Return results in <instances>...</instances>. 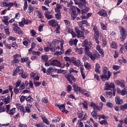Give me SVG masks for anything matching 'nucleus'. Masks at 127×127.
Instances as JSON below:
<instances>
[{"instance_id":"7ed1b4c3","label":"nucleus","mask_w":127,"mask_h":127,"mask_svg":"<svg viewBox=\"0 0 127 127\" xmlns=\"http://www.w3.org/2000/svg\"><path fill=\"white\" fill-rule=\"evenodd\" d=\"M17 73H18L19 75H21V78H23V79H26V77L28 76L27 73H25V72H23V69H20L19 66H17L16 69L13 70L12 75L13 76H16L17 75Z\"/></svg>"},{"instance_id":"b1692460","label":"nucleus","mask_w":127,"mask_h":127,"mask_svg":"<svg viewBox=\"0 0 127 127\" xmlns=\"http://www.w3.org/2000/svg\"><path fill=\"white\" fill-rule=\"evenodd\" d=\"M34 15L37 16L38 18H42V13L39 10H36L34 12Z\"/></svg>"},{"instance_id":"37998d69","label":"nucleus","mask_w":127,"mask_h":127,"mask_svg":"<svg viewBox=\"0 0 127 127\" xmlns=\"http://www.w3.org/2000/svg\"><path fill=\"white\" fill-rule=\"evenodd\" d=\"M99 36H100V32L99 31L97 32H94V38L98 39Z\"/></svg>"},{"instance_id":"052dcab7","label":"nucleus","mask_w":127,"mask_h":127,"mask_svg":"<svg viewBox=\"0 0 127 127\" xmlns=\"http://www.w3.org/2000/svg\"><path fill=\"white\" fill-rule=\"evenodd\" d=\"M83 106L85 109V110H87L88 109V102L86 101H84L82 103Z\"/></svg>"},{"instance_id":"423d86ee","label":"nucleus","mask_w":127,"mask_h":127,"mask_svg":"<svg viewBox=\"0 0 127 127\" xmlns=\"http://www.w3.org/2000/svg\"><path fill=\"white\" fill-rule=\"evenodd\" d=\"M89 57L92 60V61H95L96 59H99L101 57V55L99 54L98 52L95 51L91 53L89 56Z\"/></svg>"},{"instance_id":"680f3d73","label":"nucleus","mask_w":127,"mask_h":127,"mask_svg":"<svg viewBox=\"0 0 127 127\" xmlns=\"http://www.w3.org/2000/svg\"><path fill=\"white\" fill-rule=\"evenodd\" d=\"M25 100H26V97H25V96L22 95L20 98V101L21 103H23V102H24Z\"/></svg>"},{"instance_id":"de8ad7c7","label":"nucleus","mask_w":127,"mask_h":127,"mask_svg":"<svg viewBox=\"0 0 127 127\" xmlns=\"http://www.w3.org/2000/svg\"><path fill=\"white\" fill-rule=\"evenodd\" d=\"M4 30L5 32V33L7 34V35H8L9 34V28H8V26H5L4 27Z\"/></svg>"},{"instance_id":"bf43d9fd","label":"nucleus","mask_w":127,"mask_h":127,"mask_svg":"<svg viewBox=\"0 0 127 127\" xmlns=\"http://www.w3.org/2000/svg\"><path fill=\"white\" fill-rule=\"evenodd\" d=\"M100 125H105V126L108 125V122L106 120H102V121H99Z\"/></svg>"},{"instance_id":"473e14b6","label":"nucleus","mask_w":127,"mask_h":127,"mask_svg":"<svg viewBox=\"0 0 127 127\" xmlns=\"http://www.w3.org/2000/svg\"><path fill=\"white\" fill-rule=\"evenodd\" d=\"M62 8V5L60 4H57V7L55 9V10L56 12H59L60 11V10Z\"/></svg>"},{"instance_id":"ea45409f","label":"nucleus","mask_w":127,"mask_h":127,"mask_svg":"<svg viewBox=\"0 0 127 127\" xmlns=\"http://www.w3.org/2000/svg\"><path fill=\"white\" fill-rule=\"evenodd\" d=\"M26 100L27 103H32L33 102V98L31 96H29L28 97L26 98Z\"/></svg>"},{"instance_id":"c85d7f7f","label":"nucleus","mask_w":127,"mask_h":127,"mask_svg":"<svg viewBox=\"0 0 127 127\" xmlns=\"http://www.w3.org/2000/svg\"><path fill=\"white\" fill-rule=\"evenodd\" d=\"M79 93H81L82 95H84L86 97H89V93L87 92V91L85 89H81L79 90Z\"/></svg>"},{"instance_id":"58836bf2","label":"nucleus","mask_w":127,"mask_h":127,"mask_svg":"<svg viewBox=\"0 0 127 127\" xmlns=\"http://www.w3.org/2000/svg\"><path fill=\"white\" fill-rule=\"evenodd\" d=\"M103 74H109V75H111V71H109L107 67H104L103 68Z\"/></svg>"},{"instance_id":"f03ea898","label":"nucleus","mask_w":127,"mask_h":127,"mask_svg":"<svg viewBox=\"0 0 127 127\" xmlns=\"http://www.w3.org/2000/svg\"><path fill=\"white\" fill-rule=\"evenodd\" d=\"M92 43L88 41H83V47H84V53L86 56H88L91 54L90 49L92 48Z\"/></svg>"},{"instance_id":"39448f33","label":"nucleus","mask_w":127,"mask_h":127,"mask_svg":"<svg viewBox=\"0 0 127 127\" xmlns=\"http://www.w3.org/2000/svg\"><path fill=\"white\" fill-rule=\"evenodd\" d=\"M120 31V33L121 35L120 39L121 41H125L127 35V29L124 28L122 26L119 27Z\"/></svg>"},{"instance_id":"f3484780","label":"nucleus","mask_w":127,"mask_h":127,"mask_svg":"<svg viewBox=\"0 0 127 127\" xmlns=\"http://www.w3.org/2000/svg\"><path fill=\"white\" fill-rule=\"evenodd\" d=\"M74 30L77 33V37H83L84 36V33L80 30L78 27H75Z\"/></svg>"},{"instance_id":"20e7f679","label":"nucleus","mask_w":127,"mask_h":127,"mask_svg":"<svg viewBox=\"0 0 127 127\" xmlns=\"http://www.w3.org/2000/svg\"><path fill=\"white\" fill-rule=\"evenodd\" d=\"M64 61L66 62H69V63H72V64L74 66H79L80 65V63L79 61V60H76V58L74 57L70 58L69 57H64Z\"/></svg>"},{"instance_id":"4be33fe9","label":"nucleus","mask_w":127,"mask_h":127,"mask_svg":"<svg viewBox=\"0 0 127 127\" xmlns=\"http://www.w3.org/2000/svg\"><path fill=\"white\" fill-rule=\"evenodd\" d=\"M81 16H80V18L82 19H87V12L85 11V10H82L81 11Z\"/></svg>"},{"instance_id":"9d476101","label":"nucleus","mask_w":127,"mask_h":127,"mask_svg":"<svg viewBox=\"0 0 127 127\" xmlns=\"http://www.w3.org/2000/svg\"><path fill=\"white\" fill-rule=\"evenodd\" d=\"M112 88L113 89L115 88V84H114V83H110L109 82H106L104 90L109 91L110 89H112Z\"/></svg>"},{"instance_id":"2eb2a0df","label":"nucleus","mask_w":127,"mask_h":127,"mask_svg":"<svg viewBox=\"0 0 127 127\" xmlns=\"http://www.w3.org/2000/svg\"><path fill=\"white\" fill-rule=\"evenodd\" d=\"M30 77L32 79L34 78V81H38V80H39V76H38V73L37 72H31Z\"/></svg>"},{"instance_id":"c9c22d12","label":"nucleus","mask_w":127,"mask_h":127,"mask_svg":"<svg viewBox=\"0 0 127 127\" xmlns=\"http://www.w3.org/2000/svg\"><path fill=\"white\" fill-rule=\"evenodd\" d=\"M111 47L113 49H117V48H118V45H117V43L114 41L112 42L111 44Z\"/></svg>"},{"instance_id":"4468645a","label":"nucleus","mask_w":127,"mask_h":127,"mask_svg":"<svg viewBox=\"0 0 127 127\" xmlns=\"http://www.w3.org/2000/svg\"><path fill=\"white\" fill-rule=\"evenodd\" d=\"M65 77L67 80H68V81H69L70 83H72V81H73V82H75V81H76V80L75 79V77H74V76H73V75H72L71 73L67 74L66 75H65Z\"/></svg>"},{"instance_id":"a18cd8bd","label":"nucleus","mask_w":127,"mask_h":127,"mask_svg":"<svg viewBox=\"0 0 127 127\" xmlns=\"http://www.w3.org/2000/svg\"><path fill=\"white\" fill-rule=\"evenodd\" d=\"M33 11V7L31 6V5H29L28 6V10H27V12L28 13H31Z\"/></svg>"},{"instance_id":"2f4dec72","label":"nucleus","mask_w":127,"mask_h":127,"mask_svg":"<svg viewBox=\"0 0 127 127\" xmlns=\"http://www.w3.org/2000/svg\"><path fill=\"white\" fill-rule=\"evenodd\" d=\"M54 71V68L52 67H50L47 71V75H50L51 74L53 73V71Z\"/></svg>"},{"instance_id":"09e8293b","label":"nucleus","mask_w":127,"mask_h":127,"mask_svg":"<svg viewBox=\"0 0 127 127\" xmlns=\"http://www.w3.org/2000/svg\"><path fill=\"white\" fill-rule=\"evenodd\" d=\"M84 67L87 70H89V69H91V65L90 64L87 62L84 63Z\"/></svg>"},{"instance_id":"338daca9","label":"nucleus","mask_w":127,"mask_h":127,"mask_svg":"<svg viewBox=\"0 0 127 127\" xmlns=\"http://www.w3.org/2000/svg\"><path fill=\"white\" fill-rule=\"evenodd\" d=\"M24 10H26L27 9V7H28V5H27V1L25 0L24 1Z\"/></svg>"},{"instance_id":"774afa93","label":"nucleus","mask_w":127,"mask_h":127,"mask_svg":"<svg viewBox=\"0 0 127 127\" xmlns=\"http://www.w3.org/2000/svg\"><path fill=\"white\" fill-rule=\"evenodd\" d=\"M5 110H6V106L0 107V113H3V112H5Z\"/></svg>"},{"instance_id":"8fccbe9b","label":"nucleus","mask_w":127,"mask_h":127,"mask_svg":"<svg viewBox=\"0 0 127 127\" xmlns=\"http://www.w3.org/2000/svg\"><path fill=\"white\" fill-rule=\"evenodd\" d=\"M22 20L24 22V24H28V23H31V21L28 19L25 20L24 18H22Z\"/></svg>"},{"instance_id":"864d4df0","label":"nucleus","mask_w":127,"mask_h":127,"mask_svg":"<svg viewBox=\"0 0 127 127\" xmlns=\"http://www.w3.org/2000/svg\"><path fill=\"white\" fill-rule=\"evenodd\" d=\"M72 52V50L71 49H67L64 53L65 55H67L68 56H70L71 54V52Z\"/></svg>"},{"instance_id":"c756f323","label":"nucleus","mask_w":127,"mask_h":127,"mask_svg":"<svg viewBox=\"0 0 127 127\" xmlns=\"http://www.w3.org/2000/svg\"><path fill=\"white\" fill-rule=\"evenodd\" d=\"M99 15L102 16H107V12L104 10H101L98 12Z\"/></svg>"},{"instance_id":"dca6fc26","label":"nucleus","mask_w":127,"mask_h":127,"mask_svg":"<svg viewBox=\"0 0 127 127\" xmlns=\"http://www.w3.org/2000/svg\"><path fill=\"white\" fill-rule=\"evenodd\" d=\"M101 78L103 81H108V80L111 78V74L109 73H108V74L103 73V74L101 75Z\"/></svg>"},{"instance_id":"ddd939ff","label":"nucleus","mask_w":127,"mask_h":127,"mask_svg":"<svg viewBox=\"0 0 127 127\" xmlns=\"http://www.w3.org/2000/svg\"><path fill=\"white\" fill-rule=\"evenodd\" d=\"M51 66H56L57 67H61V63L57 60H53L50 63Z\"/></svg>"},{"instance_id":"4d7b16f0","label":"nucleus","mask_w":127,"mask_h":127,"mask_svg":"<svg viewBox=\"0 0 127 127\" xmlns=\"http://www.w3.org/2000/svg\"><path fill=\"white\" fill-rule=\"evenodd\" d=\"M68 71L69 72V74H71V73H78V71L74 69L73 68H70L68 70Z\"/></svg>"},{"instance_id":"412c9836","label":"nucleus","mask_w":127,"mask_h":127,"mask_svg":"<svg viewBox=\"0 0 127 127\" xmlns=\"http://www.w3.org/2000/svg\"><path fill=\"white\" fill-rule=\"evenodd\" d=\"M16 106L18 109V110H20V112L22 113H25V110H24V107L23 106L21 105V104L19 103H16Z\"/></svg>"},{"instance_id":"7c9ffc66","label":"nucleus","mask_w":127,"mask_h":127,"mask_svg":"<svg viewBox=\"0 0 127 127\" xmlns=\"http://www.w3.org/2000/svg\"><path fill=\"white\" fill-rule=\"evenodd\" d=\"M3 102L5 105H7V104H9L10 103V96L8 95L6 98H5Z\"/></svg>"},{"instance_id":"6e6d98bb","label":"nucleus","mask_w":127,"mask_h":127,"mask_svg":"<svg viewBox=\"0 0 127 127\" xmlns=\"http://www.w3.org/2000/svg\"><path fill=\"white\" fill-rule=\"evenodd\" d=\"M106 106L108 108H110L111 109H113V108H114V105H113V103H112L110 102H107Z\"/></svg>"},{"instance_id":"bb28decb","label":"nucleus","mask_w":127,"mask_h":127,"mask_svg":"<svg viewBox=\"0 0 127 127\" xmlns=\"http://www.w3.org/2000/svg\"><path fill=\"white\" fill-rule=\"evenodd\" d=\"M77 42L78 40L77 39H75V40L71 39L69 42V44L70 45V46H72L73 44H74V45H77Z\"/></svg>"},{"instance_id":"a19ab883","label":"nucleus","mask_w":127,"mask_h":127,"mask_svg":"<svg viewBox=\"0 0 127 127\" xmlns=\"http://www.w3.org/2000/svg\"><path fill=\"white\" fill-rule=\"evenodd\" d=\"M47 60H48V56L45 55L42 56V61L43 62H46Z\"/></svg>"},{"instance_id":"0eeeda50","label":"nucleus","mask_w":127,"mask_h":127,"mask_svg":"<svg viewBox=\"0 0 127 127\" xmlns=\"http://www.w3.org/2000/svg\"><path fill=\"white\" fill-rule=\"evenodd\" d=\"M69 13L71 15V19L73 20L76 18L77 15L76 14V7L71 6L69 8Z\"/></svg>"},{"instance_id":"13d9d810","label":"nucleus","mask_w":127,"mask_h":127,"mask_svg":"<svg viewBox=\"0 0 127 127\" xmlns=\"http://www.w3.org/2000/svg\"><path fill=\"white\" fill-rule=\"evenodd\" d=\"M121 88H126V85L125 84V80H122L119 85Z\"/></svg>"},{"instance_id":"79ce46f5","label":"nucleus","mask_w":127,"mask_h":127,"mask_svg":"<svg viewBox=\"0 0 127 127\" xmlns=\"http://www.w3.org/2000/svg\"><path fill=\"white\" fill-rule=\"evenodd\" d=\"M83 112L82 110L79 111L77 112V116L79 118V119H81V118H82L84 116V114H83Z\"/></svg>"},{"instance_id":"f8f14e48","label":"nucleus","mask_w":127,"mask_h":127,"mask_svg":"<svg viewBox=\"0 0 127 127\" xmlns=\"http://www.w3.org/2000/svg\"><path fill=\"white\" fill-rule=\"evenodd\" d=\"M48 23L50 26H52L53 27H55L57 26V25H58V23H57V21L55 19H52L49 20Z\"/></svg>"},{"instance_id":"6ab92c4d","label":"nucleus","mask_w":127,"mask_h":127,"mask_svg":"<svg viewBox=\"0 0 127 127\" xmlns=\"http://www.w3.org/2000/svg\"><path fill=\"white\" fill-rule=\"evenodd\" d=\"M15 6L16 7H17L18 6V5L17 4V3H16V1H15L14 2H8L7 3V6L8 7L7 8V10H9L10 9L11 7H12V6Z\"/></svg>"},{"instance_id":"a878e982","label":"nucleus","mask_w":127,"mask_h":127,"mask_svg":"<svg viewBox=\"0 0 127 127\" xmlns=\"http://www.w3.org/2000/svg\"><path fill=\"white\" fill-rule=\"evenodd\" d=\"M50 13L51 12H49L48 11L45 12V16L47 19H51L52 18H53V16L50 14Z\"/></svg>"},{"instance_id":"3c124183","label":"nucleus","mask_w":127,"mask_h":127,"mask_svg":"<svg viewBox=\"0 0 127 127\" xmlns=\"http://www.w3.org/2000/svg\"><path fill=\"white\" fill-rule=\"evenodd\" d=\"M122 96H126V95H127V88H125L121 90V94Z\"/></svg>"},{"instance_id":"aec40b11","label":"nucleus","mask_w":127,"mask_h":127,"mask_svg":"<svg viewBox=\"0 0 127 127\" xmlns=\"http://www.w3.org/2000/svg\"><path fill=\"white\" fill-rule=\"evenodd\" d=\"M115 103L116 105H122L124 104V100L120 98L119 96H116L115 97Z\"/></svg>"},{"instance_id":"393cba45","label":"nucleus","mask_w":127,"mask_h":127,"mask_svg":"<svg viewBox=\"0 0 127 127\" xmlns=\"http://www.w3.org/2000/svg\"><path fill=\"white\" fill-rule=\"evenodd\" d=\"M41 119H42L43 122L47 125L48 126H49L50 125V123H49V121H48V119H47V118L43 115L41 116Z\"/></svg>"},{"instance_id":"69168bd1","label":"nucleus","mask_w":127,"mask_h":127,"mask_svg":"<svg viewBox=\"0 0 127 127\" xmlns=\"http://www.w3.org/2000/svg\"><path fill=\"white\" fill-rule=\"evenodd\" d=\"M127 109V103L122 105L121 106V110H122V111H124V110H126Z\"/></svg>"},{"instance_id":"a211bd4d","label":"nucleus","mask_w":127,"mask_h":127,"mask_svg":"<svg viewBox=\"0 0 127 127\" xmlns=\"http://www.w3.org/2000/svg\"><path fill=\"white\" fill-rule=\"evenodd\" d=\"M13 29L16 33H18V34H23V32L22 31V30H21V29L17 26H15L13 28Z\"/></svg>"},{"instance_id":"5fc2aeb1","label":"nucleus","mask_w":127,"mask_h":127,"mask_svg":"<svg viewBox=\"0 0 127 127\" xmlns=\"http://www.w3.org/2000/svg\"><path fill=\"white\" fill-rule=\"evenodd\" d=\"M101 27L102 30H107V29H108L107 26H106L104 23H101Z\"/></svg>"},{"instance_id":"603ef678","label":"nucleus","mask_w":127,"mask_h":127,"mask_svg":"<svg viewBox=\"0 0 127 127\" xmlns=\"http://www.w3.org/2000/svg\"><path fill=\"white\" fill-rule=\"evenodd\" d=\"M75 51L77 53H78L79 54H83V48H79V49H76L75 50Z\"/></svg>"},{"instance_id":"5701e85b","label":"nucleus","mask_w":127,"mask_h":127,"mask_svg":"<svg viewBox=\"0 0 127 127\" xmlns=\"http://www.w3.org/2000/svg\"><path fill=\"white\" fill-rule=\"evenodd\" d=\"M72 87L74 89V93H75L77 95H78V91L80 92V90H81V87H78V86H77L76 84H73Z\"/></svg>"},{"instance_id":"9b49d317","label":"nucleus","mask_w":127,"mask_h":127,"mask_svg":"<svg viewBox=\"0 0 127 127\" xmlns=\"http://www.w3.org/2000/svg\"><path fill=\"white\" fill-rule=\"evenodd\" d=\"M20 58H21V56L20 54H16L13 56V60L12 61V63H18Z\"/></svg>"},{"instance_id":"49530a36","label":"nucleus","mask_w":127,"mask_h":127,"mask_svg":"<svg viewBox=\"0 0 127 127\" xmlns=\"http://www.w3.org/2000/svg\"><path fill=\"white\" fill-rule=\"evenodd\" d=\"M106 93V97H107V98H112V90H110L108 92L107 91Z\"/></svg>"},{"instance_id":"c03bdc74","label":"nucleus","mask_w":127,"mask_h":127,"mask_svg":"<svg viewBox=\"0 0 127 127\" xmlns=\"http://www.w3.org/2000/svg\"><path fill=\"white\" fill-rule=\"evenodd\" d=\"M93 110V111H95V112H98V111H101L102 110V107H99V106L96 104L94 107Z\"/></svg>"},{"instance_id":"e2e57ef3","label":"nucleus","mask_w":127,"mask_h":127,"mask_svg":"<svg viewBox=\"0 0 127 127\" xmlns=\"http://www.w3.org/2000/svg\"><path fill=\"white\" fill-rule=\"evenodd\" d=\"M21 84V80L20 79H19L17 80V81L16 82L15 87L16 88H18V87H19Z\"/></svg>"},{"instance_id":"72a5a7b5","label":"nucleus","mask_w":127,"mask_h":127,"mask_svg":"<svg viewBox=\"0 0 127 127\" xmlns=\"http://www.w3.org/2000/svg\"><path fill=\"white\" fill-rule=\"evenodd\" d=\"M91 115L92 116L93 118H94V119L95 120H98V113H97V111H92L91 113Z\"/></svg>"},{"instance_id":"4c0bfd02","label":"nucleus","mask_w":127,"mask_h":127,"mask_svg":"<svg viewBox=\"0 0 127 127\" xmlns=\"http://www.w3.org/2000/svg\"><path fill=\"white\" fill-rule=\"evenodd\" d=\"M75 4L78 5V7H79V8H82L83 5L86 4H83V2H81L75 1Z\"/></svg>"},{"instance_id":"e433bc0d","label":"nucleus","mask_w":127,"mask_h":127,"mask_svg":"<svg viewBox=\"0 0 127 127\" xmlns=\"http://www.w3.org/2000/svg\"><path fill=\"white\" fill-rule=\"evenodd\" d=\"M57 107H58L59 109H60V110H62V111H63V110L64 109H65V104H63L61 105L59 103H58L56 104V105Z\"/></svg>"},{"instance_id":"cd10ccee","label":"nucleus","mask_w":127,"mask_h":127,"mask_svg":"<svg viewBox=\"0 0 127 127\" xmlns=\"http://www.w3.org/2000/svg\"><path fill=\"white\" fill-rule=\"evenodd\" d=\"M8 20H9V18L8 17V16H6L3 17V20H2V22H3V23H5L6 25H8L9 23L8 22Z\"/></svg>"},{"instance_id":"f704fd0d","label":"nucleus","mask_w":127,"mask_h":127,"mask_svg":"<svg viewBox=\"0 0 127 127\" xmlns=\"http://www.w3.org/2000/svg\"><path fill=\"white\" fill-rule=\"evenodd\" d=\"M100 67H101V66L99 63L96 64L95 71L96 73H100V71L99 70L100 69Z\"/></svg>"},{"instance_id":"f257e3e1","label":"nucleus","mask_w":127,"mask_h":127,"mask_svg":"<svg viewBox=\"0 0 127 127\" xmlns=\"http://www.w3.org/2000/svg\"><path fill=\"white\" fill-rule=\"evenodd\" d=\"M59 42L61 43V48L59 46H58L55 48H53L52 50V52H54V55H56L57 56H59V55H61L63 53H64V50H63V45L64 44V40L63 39H54L53 40L52 43L53 44L55 45V44H59Z\"/></svg>"},{"instance_id":"1a4fd4ad","label":"nucleus","mask_w":127,"mask_h":127,"mask_svg":"<svg viewBox=\"0 0 127 127\" xmlns=\"http://www.w3.org/2000/svg\"><path fill=\"white\" fill-rule=\"evenodd\" d=\"M79 61L80 62V64H78V65H75L76 67H79V69L81 72V76L82 78L85 79V73L84 72V65H82V62L79 60Z\"/></svg>"},{"instance_id":"0e129e2a","label":"nucleus","mask_w":127,"mask_h":127,"mask_svg":"<svg viewBox=\"0 0 127 127\" xmlns=\"http://www.w3.org/2000/svg\"><path fill=\"white\" fill-rule=\"evenodd\" d=\"M20 17V14L19 13H16L15 15L14 19L18 20Z\"/></svg>"},{"instance_id":"6e6552de","label":"nucleus","mask_w":127,"mask_h":127,"mask_svg":"<svg viewBox=\"0 0 127 127\" xmlns=\"http://www.w3.org/2000/svg\"><path fill=\"white\" fill-rule=\"evenodd\" d=\"M10 108V105H6V113L8 115H10L11 116H12L13 115H14V113L15 112V108H13L9 111Z\"/></svg>"}]
</instances>
